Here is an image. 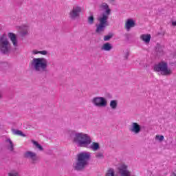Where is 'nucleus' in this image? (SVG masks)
Returning <instances> with one entry per match:
<instances>
[{"label": "nucleus", "mask_w": 176, "mask_h": 176, "mask_svg": "<svg viewBox=\"0 0 176 176\" xmlns=\"http://www.w3.org/2000/svg\"><path fill=\"white\" fill-rule=\"evenodd\" d=\"M73 142L78 145L80 148H89L94 152L100 149V143L98 142H92L91 144V138L83 133H76L73 138ZM90 144H91L90 145Z\"/></svg>", "instance_id": "obj_1"}, {"label": "nucleus", "mask_w": 176, "mask_h": 176, "mask_svg": "<svg viewBox=\"0 0 176 176\" xmlns=\"http://www.w3.org/2000/svg\"><path fill=\"white\" fill-rule=\"evenodd\" d=\"M91 159L89 152L83 151L76 155V162L73 163L72 167L74 171H85L89 166V162Z\"/></svg>", "instance_id": "obj_2"}, {"label": "nucleus", "mask_w": 176, "mask_h": 176, "mask_svg": "<svg viewBox=\"0 0 176 176\" xmlns=\"http://www.w3.org/2000/svg\"><path fill=\"white\" fill-rule=\"evenodd\" d=\"M30 66L36 72H45L47 68V60L45 58H34Z\"/></svg>", "instance_id": "obj_3"}, {"label": "nucleus", "mask_w": 176, "mask_h": 176, "mask_svg": "<svg viewBox=\"0 0 176 176\" xmlns=\"http://www.w3.org/2000/svg\"><path fill=\"white\" fill-rule=\"evenodd\" d=\"M0 52L4 56H9L12 52V44L5 33L0 36Z\"/></svg>", "instance_id": "obj_4"}, {"label": "nucleus", "mask_w": 176, "mask_h": 176, "mask_svg": "<svg viewBox=\"0 0 176 176\" xmlns=\"http://www.w3.org/2000/svg\"><path fill=\"white\" fill-rule=\"evenodd\" d=\"M153 71L155 72H160L161 75L164 76H169L173 74V71L168 68V63L165 61H161L158 64L154 65Z\"/></svg>", "instance_id": "obj_5"}, {"label": "nucleus", "mask_w": 176, "mask_h": 176, "mask_svg": "<svg viewBox=\"0 0 176 176\" xmlns=\"http://www.w3.org/2000/svg\"><path fill=\"white\" fill-rule=\"evenodd\" d=\"M98 21L100 22L98 24L96 25V29L95 30L96 34H101L105 31V28L108 27V16L103 14L102 16L98 18Z\"/></svg>", "instance_id": "obj_6"}, {"label": "nucleus", "mask_w": 176, "mask_h": 176, "mask_svg": "<svg viewBox=\"0 0 176 176\" xmlns=\"http://www.w3.org/2000/svg\"><path fill=\"white\" fill-rule=\"evenodd\" d=\"M91 102L95 107H105L107 105V99L104 97H95L91 100Z\"/></svg>", "instance_id": "obj_7"}, {"label": "nucleus", "mask_w": 176, "mask_h": 176, "mask_svg": "<svg viewBox=\"0 0 176 176\" xmlns=\"http://www.w3.org/2000/svg\"><path fill=\"white\" fill-rule=\"evenodd\" d=\"M80 13H82V7L74 6L72 10L69 12V17L72 20H75L77 17L80 16Z\"/></svg>", "instance_id": "obj_8"}, {"label": "nucleus", "mask_w": 176, "mask_h": 176, "mask_svg": "<svg viewBox=\"0 0 176 176\" xmlns=\"http://www.w3.org/2000/svg\"><path fill=\"white\" fill-rule=\"evenodd\" d=\"M23 157H25V159H30L32 164H35V162H38V160H39V157L36 155V153L32 151L25 152L23 155Z\"/></svg>", "instance_id": "obj_9"}, {"label": "nucleus", "mask_w": 176, "mask_h": 176, "mask_svg": "<svg viewBox=\"0 0 176 176\" xmlns=\"http://www.w3.org/2000/svg\"><path fill=\"white\" fill-rule=\"evenodd\" d=\"M129 131L133 133V134H140L141 133V125H139L137 122H132L129 127Z\"/></svg>", "instance_id": "obj_10"}, {"label": "nucleus", "mask_w": 176, "mask_h": 176, "mask_svg": "<svg viewBox=\"0 0 176 176\" xmlns=\"http://www.w3.org/2000/svg\"><path fill=\"white\" fill-rule=\"evenodd\" d=\"M8 36L10 41H12V43L14 47H17V46H19L18 41H17V35L13 32H9L8 34Z\"/></svg>", "instance_id": "obj_11"}, {"label": "nucleus", "mask_w": 176, "mask_h": 176, "mask_svg": "<svg viewBox=\"0 0 176 176\" xmlns=\"http://www.w3.org/2000/svg\"><path fill=\"white\" fill-rule=\"evenodd\" d=\"M155 52L157 57H162L163 54H164V51L163 50V46L160 45V44L157 43L155 47Z\"/></svg>", "instance_id": "obj_12"}, {"label": "nucleus", "mask_w": 176, "mask_h": 176, "mask_svg": "<svg viewBox=\"0 0 176 176\" xmlns=\"http://www.w3.org/2000/svg\"><path fill=\"white\" fill-rule=\"evenodd\" d=\"M125 27L126 30H130V28H133V27H135V22L133 19H128L125 23Z\"/></svg>", "instance_id": "obj_13"}, {"label": "nucleus", "mask_w": 176, "mask_h": 176, "mask_svg": "<svg viewBox=\"0 0 176 176\" xmlns=\"http://www.w3.org/2000/svg\"><path fill=\"white\" fill-rule=\"evenodd\" d=\"M112 44L110 43H106L103 44V45L101 47V50H104V52H111L113 49Z\"/></svg>", "instance_id": "obj_14"}, {"label": "nucleus", "mask_w": 176, "mask_h": 176, "mask_svg": "<svg viewBox=\"0 0 176 176\" xmlns=\"http://www.w3.org/2000/svg\"><path fill=\"white\" fill-rule=\"evenodd\" d=\"M151 38H152L151 34H142L140 36V39L146 43H149L151 42Z\"/></svg>", "instance_id": "obj_15"}, {"label": "nucleus", "mask_w": 176, "mask_h": 176, "mask_svg": "<svg viewBox=\"0 0 176 176\" xmlns=\"http://www.w3.org/2000/svg\"><path fill=\"white\" fill-rule=\"evenodd\" d=\"M12 65L8 62H1L0 63V71H3V69H6V68H10Z\"/></svg>", "instance_id": "obj_16"}, {"label": "nucleus", "mask_w": 176, "mask_h": 176, "mask_svg": "<svg viewBox=\"0 0 176 176\" xmlns=\"http://www.w3.org/2000/svg\"><path fill=\"white\" fill-rule=\"evenodd\" d=\"M12 132L15 135H20V137H27V135H25V134H24L23 131L19 129H12Z\"/></svg>", "instance_id": "obj_17"}, {"label": "nucleus", "mask_w": 176, "mask_h": 176, "mask_svg": "<svg viewBox=\"0 0 176 176\" xmlns=\"http://www.w3.org/2000/svg\"><path fill=\"white\" fill-rule=\"evenodd\" d=\"M6 142H9L10 146H8V151H10V152H13L14 151V145L13 144V142H12V140L7 139Z\"/></svg>", "instance_id": "obj_18"}, {"label": "nucleus", "mask_w": 176, "mask_h": 176, "mask_svg": "<svg viewBox=\"0 0 176 176\" xmlns=\"http://www.w3.org/2000/svg\"><path fill=\"white\" fill-rule=\"evenodd\" d=\"M110 107L111 109H116L118 108V100H113L110 101Z\"/></svg>", "instance_id": "obj_19"}, {"label": "nucleus", "mask_w": 176, "mask_h": 176, "mask_svg": "<svg viewBox=\"0 0 176 176\" xmlns=\"http://www.w3.org/2000/svg\"><path fill=\"white\" fill-rule=\"evenodd\" d=\"M112 38H113V33L109 32L107 35L104 36L103 40L107 42L108 41H111Z\"/></svg>", "instance_id": "obj_20"}, {"label": "nucleus", "mask_w": 176, "mask_h": 176, "mask_svg": "<svg viewBox=\"0 0 176 176\" xmlns=\"http://www.w3.org/2000/svg\"><path fill=\"white\" fill-rule=\"evenodd\" d=\"M32 142L33 144L35 145L36 148H37V149L40 150V151H43V147L42 146V145L39 144V143L35 140H32Z\"/></svg>", "instance_id": "obj_21"}, {"label": "nucleus", "mask_w": 176, "mask_h": 176, "mask_svg": "<svg viewBox=\"0 0 176 176\" xmlns=\"http://www.w3.org/2000/svg\"><path fill=\"white\" fill-rule=\"evenodd\" d=\"M88 24L91 25L92 24H94V16L93 14H91L89 16H88Z\"/></svg>", "instance_id": "obj_22"}, {"label": "nucleus", "mask_w": 176, "mask_h": 176, "mask_svg": "<svg viewBox=\"0 0 176 176\" xmlns=\"http://www.w3.org/2000/svg\"><path fill=\"white\" fill-rule=\"evenodd\" d=\"M96 159H104V154L102 153H98L96 155Z\"/></svg>", "instance_id": "obj_23"}, {"label": "nucleus", "mask_w": 176, "mask_h": 176, "mask_svg": "<svg viewBox=\"0 0 176 176\" xmlns=\"http://www.w3.org/2000/svg\"><path fill=\"white\" fill-rule=\"evenodd\" d=\"M155 138H157V140H159V141L160 142H162V141H163L164 140V136L163 135H156Z\"/></svg>", "instance_id": "obj_24"}, {"label": "nucleus", "mask_w": 176, "mask_h": 176, "mask_svg": "<svg viewBox=\"0 0 176 176\" xmlns=\"http://www.w3.org/2000/svg\"><path fill=\"white\" fill-rule=\"evenodd\" d=\"M103 14L107 15V16L108 17V16H109V14H111V9L109 8L107 10H105L104 13L102 14V17Z\"/></svg>", "instance_id": "obj_25"}, {"label": "nucleus", "mask_w": 176, "mask_h": 176, "mask_svg": "<svg viewBox=\"0 0 176 176\" xmlns=\"http://www.w3.org/2000/svg\"><path fill=\"white\" fill-rule=\"evenodd\" d=\"M8 176H20L18 172H10L8 173Z\"/></svg>", "instance_id": "obj_26"}, {"label": "nucleus", "mask_w": 176, "mask_h": 176, "mask_svg": "<svg viewBox=\"0 0 176 176\" xmlns=\"http://www.w3.org/2000/svg\"><path fill=\"white\" fill-rule=\"evenodd\" d=\"M129 56H130V53L127 51L124 56V60H128Z\"/></svg>", "instance_id": "obj_27"}, {"label": "nucleus", "mask_w": 176, "mask_h": 176, "mask_svg": "<svg viewBox=\"0 0 176 176\" xmlns=\"http://www.w3.org/2000/svg\"><path fill=\"white\" fill-rule=\"evenodd\" d=\"M124 36H125L126 41H130V38H131V34H126L124 35Z\"/></svg>", "instance_id": "obj_28"}, {"label": "nucleus", "mask_w": 176, "mask_h": 176, "mask_svg": "<svg viewBox=\"0 0 176 176\" xmlns=\"http://www.w3.org/2000/svg\"><path fill=\"white\" fill-rule=\"evenodd\" d=\"M39 54H42L43 56H46V54H47V51L46 50L39 51Z\"/></svg>", "instance_id": "obj_29"}, {"label": "nucleus", "mask_w": 176, "mask_h": 176, "mask_svg": "<svg viewBox=\"0 0 176 176\" xmlns=\"http://www.w3.org/2000/svg\"><path fill=\"white\" fill-rule=\"evenodd\" d=\"M103 9H105V10H107V9H109V6H108V4H105L102 6Z\"/></svg>", "instance_id": "obj_30"}, {"label": "nucleus", "mask_w": 176, "mask_h": 176, "mask_svg": "<svg viewBox=\"0 0 176 176\" xmlns=\"http://www.w3.org/2000/svg\"><path fill=\"white\" fill-rule=\"evenodd\" d=\"M106 97H107V98H108L109 100H111V98H112V96L111 95V94H106Z\"/></svg>", "instance_id": "obj_31"}, {"label": "nucleus", "mask_w": 176, "mask_h": 176, "mask_svg": "<svg viewBox=\"0 0 176 176\" xmlns=\"http://www.w3.org/2000/svg\"><path fill=\"white\" fill-rule=\"evenodd\" d=\"M28 34V32L25 31L21 33V36H25V35Z\"/></svg>", "instance_id": "obj_32"}, {"label": "nucleus", "mask_w": 176, "mask_h": 176, "mask_svg": "<svg viewBox=\"0 0 176 176\" xmlns=\"http://www.w3.org/2000/svg\"><path fill=\"white\" fill-rule=\"evenodd\" d=\"M33 54H39V51L34 50Z\"/></svg>", "instance_id": "obj_33"}, {"label": "nucleus", "mask_w": 176, "mask_h": 176, "mask_svg": "<svg viewBox=\"0 0 176 176\" xmlns=\"http://www.w3.org/2000/svg\"><path fill=\"white\" fill-rule=\"evenodd\" d=\"M172 25H173V27H176V21L172 22Z\"/></svg>", "instance_id": "obj_34"}, {"label": "nucleus", "mask_w": 176, "mask_h": 176, "mask_svg": "<svg viewBox=\"0 0 176 176\" xmlns=\"http://www.w3.org/2000/svg\"><path fill=\"white\" fill-rule=\"evenodd\" d=\"M115 1H116V0H109V2L110 3H113V2H115Z\"/></svg>", "instance_id": "obj_35"}, {"label": "nucleus", "mask_w": 176, "mask_h": 176, "mask_svg": "<svg viewBox=\"0 0 176 176\" xmlns=\"http://www.w3.org/2000/svg\"><path fill=\"white\" fill-rule=\"evenodd\" d=\"M174 58H176V52L173 54Z\"/></svg>", "instance_id": "obj_36"}]
</instances>
